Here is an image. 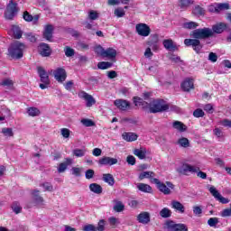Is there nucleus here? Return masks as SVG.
I'll return each mask as SVG.
<instances>
[{
	"mask_svg": "<svg viewBox=\"0 0 231 231\" xmlns=\"http://www.w3.org/2000/svg\"><path fill=\"white\" fill-rule=\"evenodd\" d=\"M226 28H228V24L225 23H219L213 25L212 29L208 27L195 29L189 33L192 39H185L184 44L188 48L192 47L193 51H195L197 55H199L203 50V44L201 43V41L214 37L215 33H223Z\"/></svg>",
	"mask_w": 231,
	"mask_h": 231,
	"instance_id": "nucleus-1",
	"label": "nucleus"
},
{
	"mask_svg": "<svg viewBox=\"0 0 231 231\" xmlns=\"http://www.w3.org/2000/svg\"><path fill=\"white\" fill-rule=\"evenodd\" d=\"M24 50H26V45L19 41H16L10 44L7 55L8 57H11V59L19 60V59H23L24 56Z\"/></svg>",
	"mask_w": 231,
	"mask_h": 231,
	"instance_id": "nucleus-2",
	"label": "nucleus"
},
{
	"mask_svg": "<svg viewBox=\"0 0 231 231\" xmlns=\"http://www.w3.org/2000/svg\"><path fill=\"white\" fill-rule=\"evenodd\" d=\"M17 14H19V7L17 6V3L14 0H10L4 14L5 18L7 21H14V17H15Z\"/></svg>",
	"mask_w": 231,
	"mask_h": 231,
	"instance_id": "nucleus-3",
	"label": "nucleus"
},
{
	"mask_svg": "<svg viewBox=\"0 0 231 231\" xmlns=\"http://www.w3.org/2000/svg\"><path fill=\"white\" fill-rule=\"evenodd\" d=\"M165 101L163 99H156L152 102V106H150V113H163L165 111H169V105L164 104Z\"/></svg>",
	"mask_w": 231,
	"mask_h": 231,
	"instance_id": "nucleus-4",
	"label": "nucleus"
},
{
	"mask_svg": "<svg viewBox=\"0 0 231 231\" xmlns=\"http://www.w3.org/2000/svg\"><path fill=\"white\" fill-rule=\"evenodd\" d=\"M37 73L40 77L41 84L40 88L41 89H47L48 86H50V74L44 69L42 66L37 67Z\"/></svg>",
	"mask_w": 231,
	"mask_h": 231,
	"instance_id": "nucleus-5",
	"label": "nucleus"
},
{
	"mask_svg": "<svg viewBox=\"0 0 231 231\" xmlns=\"http://www.w3.org/2000/svg\"><path fill=\"white\" fill-rule=\"evenodd\" d=\"M163 228L168 231H189L187 225L181 223L176 224L174 220H166Z\"/></svg>",
	"mask_w": 231,
	"mask_h": 231,
	"instance_id": "nucleus-6",
	"label": "nucleus"
},
{
	"mask_svg": "<svg viewBox=\"0 0 231 231\" xmlns=\"http://www.w3.org/2000/svg\"><path fill=\"white\" fill-rule=\"evenodd\" d=\"M153 183L157 186V189L160 192H162L165 196H169L171 194V189H174V184L171 181H166V184L160 181L158 179H153Z\"/></svg>",
	"mask_w": 231,
	"mask_h": 231,
	"instance_id": "nucleus-7",
	"label": "nucleus"
},
{
	"mask_svg": "<svg viewBox=\"0 0 231 231\" xmlns=\"http://www.w3.org/2000/svg\"><path fill=\"white\" fill-rule=\"evenodd\" d=\"M135 32L141 37H149V35H151V27H149L147 23H137L135 25Z\"/></svg>",
	"mask_w": 231,
	"mask_h": 231,
	"instance_id": "nucleus-8",
	"label": "nucleus"
},
{
	"mask_svg": "<svg viewBox=\"0 0 231 231\" xmlns=\"http://www.w3.org/2000/svg\"><path fill=\"white\" fill-rule=\"evenodd\" d=\"M209 192L217 201H219V203H222V205H226L227 203H230V200L228 199L221 196V193L217 190L216 187L211 186L209 188Z\"/></svg>",
	"mask_w": 231,
	"mask_h": 231,
	"instance_id": "nucleus-9",
	"label": "nucleus"
},
{
	"mask_svg": "<svg viewBox=\"0 0 231 231\" xmlns=\"http://www.w3.org/2000/svg\"><path fill=\"white\" fill-rule=\"evenodd\" d=\"M198 171H199V167H196L187 162H183L179 172H181V174H184L185 176H189V172L194 174L198 172Z\"/></svg>",
	"mask_w": 231,
	"mask_h": 231,
	"instance_id": "nucleus-10",
	"label": "nucleus"
},
{
	"mask_svg": "<svg viewBox=\"0 0 231 231\" xmlns=\"http://www.w3.org/2000/svg\"><path fill=\"white\" fill-rule=\"evenodd\" d=\"M54 78L57 82H65L66 79H68V73L64 68H58L54 70Z\"/></svg>",
	"mask_w": 231,
	"mask_h": 231,
	"instance_id": "nucleus-11",
	"label": "nucleus"
},
{
	"mask_svg": "<svg viewBox=\"0 0 231 231\" xmlns=\"http://www.w3.org/2000/svg\"><path fill=\"white\" fill-rule=\"evenodd\" d=\"M158 42H160V37L158 34H152L146 44L152 50V51H158V50H160V45Z\"/></svg>",
	"mask_w": 231,
	"mask_h": 231,
	"instance_id": "nucleus-12",
	"label": "nucleus"
},
{
	"mask_svg": "<svg viewBox=\"0 0 231 231\" xmlns=\"http://www.w3.org/2000/svg\"><path fill=\"white\" fill-rule=\"evenodd\" d=\"M114 106L120 111H127V109L131 108V103L125 99H116Z\"/></svg>",
	"mask_w": 231,
	"mask_h": 231,
	"instance_id": "nucleus-13",
	"label": "nucleus"
},
{
	"mask_svg": "<svg viewBox=\"0 0 231 231\" xmlns=\"http://www.w3.org/2000/svg\"><path fill=\"white\" fill-rule=\"evenodd\" d=\"M97 163H98V165H101V166L102 165H109L111 167L112 165H116V163H118V159L104 156L98 160Z\"/></svg>",
	"mask_w": 231,
	"mask_h": 231,
	"instance_id": "nucleus-14",
	"label": "nucleus"
},
{
	"mask_svg": "<svg viewBox=\"0 0 231 231\" xmlns=\"http://www.w3.org/2000/svg\"><path fill=\"white\" fill-rule=\"evenodd\" d=\"M38 51L42 57H50V55H51V48H50V45L47 43H40Z\"/></svg>",
	"mask_w": 231,
	"mask_h": 231,
	"instance_id": "nucleus-15",
	"label": "nucleus"
},
{
	"mask_svg": "<svg viewBox=\"0 0 231 231\" xmlns=\"http://www.w3.org/2000/svg\"><path fill=\"white\" fill-rule=\"evenodd\" d=\"M138 223L142 225H149L151 223V214L147 211H143L137 216Z\"/></svg>",
	"mask_w": 231,
	"mask_h": 231,
	"instance_id": "nucleus-16",
	"label": "nucleus"
},
{
	"mask_svg": "<svg viewBox=\"0 0 231 231\" xmlns=\"http://www.w3.org/2000/svg\"><path fill=\"white\" fill-rule=\"evenodd\" d=\"M180 88H181L182 91H185V92H189V91H190V89H194V79H192L190 78L185 79L181 82Z\"/></svg>",
	"mask_w": 231,
	"mask_h": 231,
	"instance_id": "nucleus-17",
	"label": "nucleus"
},
{
	"mask_svg": "<svg viewBox=\"0 0 231 231\" xmlns=\"http://www.w3.org/2000/svg\"><path fill=\"white\" fill-rule=\"evenodd\" d=\"M192 14L195 17H205L207 10L200 5H196L192 9Z\"/></svg>",
	"mask_w": 231,
	"mask_h": 231,
	"instance_id": "nucleus-18",
	"label": "nucleus"
},
{
	"mask_svg": "<svg viewBox=\"0 0 231 231\" xmlns=\"http://www.w3.org/2000/svg\"><path fill=\"white\" fill-rule=\"evenodd\" d=\"M103 59H110V60L116 62V50H115L114 48H107L106 50H105V52H103Z\"/></svg>",
	"mask_w": 231,
	"mask_h": 231,
	"instance_id": "nucleus-19",
	"label": "nucleus"
},
{
	"mask_svg": "<svg viewBox=\"0 0 231 231\" xmlns=\"http://www.w3.org/2000/svg\"><path fill=\"white\" fill-rule=\"evenodd\" d=\"M53 25L47 24L43 31V39H46V41H51L53 39Z\"/></svg>",
	"mask_w": 231,
	"mask_h": 231,
	"instance_id": "nucleus-20",
	"label": "nucleus"
},
{
	"mask_svg": "<svg viewBox=\"0 0 231 231\" xmlns=\"http://www.w3.org/2000/svg\"><path fill=\"white\" fill-rule=\"evenodd\" d=\"M162 44L168 51H176V50H178V46L174 44V42L171 39L163 40Z\"/></svg>",
	"mask_w": 231,
	"mask_h": 231,
	"instance_id": "nucleus-21",
	"label": "nucleus"
},
{
	"mask_svg": "<svg viewBox=\"0 0 231 231\" xmlns=\"http://www.w3.org/2000/svg\"><path fill=\"white\" fill-rule=\"evenodd\" d=\"M156 176V173H154V171H143L139 174V180H151L152 183H154V180H156V178H154Z\"/></svg>",
	"mask_w": 231,
	"mask_h": 231,
	"instance_id": "nucleus-22",
	"label": "nucleus"
},
{
	"mask_svg": "<svg viewBox=\"0 0 231 231\" xmlns=\"http://www.w3.org/2000/svg\"><path fill=\"white\" fill-rule=\"evenodd\" d=\"M171 208H174V210L179 212V214H185V206H183V204L178 200L171 201Z\"/></svg>",
	"mask_w": 231,
	"mask_h": 231,
	"instance_id": "nucleus-23",
	"label": "nucleus"
},
{
	"mask_svg": "<svg viewBox=\"0 0 231 231\" xmlns=\"http://www.w3.org/2000/svg\"><path fill=\"white\" fill-rule=\"evenodd\" d=\"M122 136L123 139L125 140V142H136V140H138V134L131 132H125L123 133Z\"/></svg>",
	"mask_w": 231,
	"mask_h": 231,
	"instance_id": "nucleus-24",
	"label": "nucleus"
},
{
	"mask_svg": "<svg viewBox=\"0 0 231 231\" xmlns=\"http://www.w3.org/2000/svg\"><path fill=\"white\" fill-rule=\"evenodd\" d=\"M32 199L35 205H42V203H44V199L41 195H39L38 189H34L32 192Z\"/></svg>",
	"mask_w": 231,
	"mask_h": 231,
	"instance_id": "nucleus-25",
	"label": "nucleus"
},
{
	"mask_svg": "<svg viewBox=\"0 0 231 231\" xmlns=\"http://www.w3.org/2000/svg\"><path fill=\"white\" fill-rule=\"evenodd\" d=\"M137 189L138 190H140L141 192H144L145 194H152V187L145 183L137 184Z\"/></svg>",
	"mask_w": 231,
	"mask_h": 231,
	"instance_id": "nucleus-26",
	"label": "nucleus"
},
{
	"mask_svg": "<svg viewBox=\"0 0 231 231\" xmlns=\"http://www.w3.org/2000/svg\"><path fill=\"white\" fill-rule=\"evenodd\" d=\"M71 163H73V161L69 158L65 159V162H61L60 163L59 167H58V172H64L66 171V169H68L69 165H71Z\"/></svg>",
	"mask_w": 231,
	"mask_h": 231,
	"instance_id": "nucleus-27",
	"label": "nucleus"
},
{
	"mask_svg": "<svg viewBox=\"0 0 231 231\" xmlns=\"http://www.w3.org/2000/svg\"><path fill=\"white\" fill-rule=\"evenodd\" d=\"M83 98L87 101V107H91L97 104V101L94 99L93 96L84 92Z\"/></svg>",
	"mask_w": 231,
	"mask_h": 231,
	"instance_id": "nucleus-28",
	"label": "nucleus"
},
{
	"mask_svg": "<svg viewBox=\"0 0 231 231\" xmlns=\"http://www.w3.org/2000/svg\"><path fill=\"white\" fill-rule=\"evenodd\" d=\"M172 127H173V129H176L177 131H180V133H185V131H187V126L185 125V124H183L180 121L173 122Z\"/></svg>",
	"mask_w": 231,
	"mask_h": 231,
	"instance_id": "nucleus-29",
	"label": "nucleus"
},
{
	"mask_svg": "<svg viewBox=\"0 0 231 231\" xmlns=\"http://www.w3.org/2000/svg\"><path fill=\"white\" fill-rule=\"evenodd\" d=\"M102 178L103 181H105V183H108L110 187H113V185H115V177H113L111 173H105L103 174Z\"/></svg>",
	"mask_w": 231,
	"mask_h": 231,
	"instance_id": "nucleus-30",
	"label": "nucleus"
},
{
	"mask_svg": "<svg viewBox=\"0 0 231 231\" xmlns=\"http://www.w3.org/2000/svg\"><path fill=\"white\" fill-rule=\"evenodd\" d=\"M12 30L14 39H21L23 37V30H21L19 25H13Z\"/></svg>",
	"mask_w": 231,
	"mask_h": 231,
	"instance_id": "nucleus-31",
	"label": "nucleus"
},
{
	"mask_svg": "<svg viewBox=\"0 0 231 231\" xmlns=\"http://www.w3.org/2000/svg\"><path fill=\"white\" fill-rule=\"evenodd\" d=\"M178 145H180V147H183V149H187L189 147H190V141H189V139H187V137H181L177 141Z\"/></svg>",
	"mask_w": 231,
	"mask_h": 231,
	"instance_id": "nucleus-32",
	"label": "nucleus"
},
{
	"mask_svg": "<svg viewBox=\"0 0 231 231\" xmlns=\"http://www.w3.org/2000/svg\"><path fill=\"white\" fill-rule=\"evenodd\" d=\"M89 189L91 190V192H94V194H102V186H100V184L97 183H91L89 185Z\"/></svg>",
	"mask_w": 231,
	"mask_h": 231,
	"instance_id": "nucleus-33",
	"label": "nucleus"
},
{
	"mask_svg": "<svg viewBox=\"0 0 231 231\" xmlns=\"http://www.w3.org/2000/svg\"><path fill=\"white\" fill-rule=\"evenodd\" d=\"M190 5H194L193 0H180L179 1V6L181 10H187Z\"/></svg>",
	"mask_w": 231,
	"mask_h": 231,
	"instance_id": "nucleus-34",
	"label": "nucleus"
},
{
	"mask_svg": "<svg viewBox=\"0 0 231 231\" xmlns=\"http://www.w3.org/2000/svg\"><path fill=\"white\" fill-rule=\"evenodd\" d=\"M134 156H137V158H139V160H145V156L147 154V152L142 149H134Z\"/></svg>",
	"mask_w": 231,
	"mask_h": 231,
	"instance_id": "nucleus-35",
	"label": "nucleus"
},
{
	"mask_svg": "<svg viewBox=\"0 0 231 231\" xmlns=\"http://www.w3.org/2000/svg\"><path fill=\"white\" fill-rule=\"evenodd\" d=\"M182 26L185 28V30H196V28L199 26V23L196 22H186Z\"/></svg>",
	"mask_w": 231,
	"mask_h": 231,
	"instance_id": "nucleus-36",
	"label": "nucleus"
},
{
	"mask_svg": "<svg viewBox=\"0 0 231 231\" xmlns=\"http://www.w3.org/2000/svg\"><path fill=\"white\" fill-rule=\"evenodd\" d=\"M100 17V14L97 11L90 10L88 13V18L89 21H97Z\"/></svg>",
	"mask_w": 231,
	"mask_h": 231,
	"instance_id": "nucleus-37",
	"label": "nucleus"
},
{
	"mask_svg": "<svg viewBox=\"0 0 231 231\" xmlns=\"http://www.w3.org/2000/svg\"><path fill=\"white\" fill-rule=\"evenodd\" d=\"M160 216H161V217L167 219V218L171 217V216H172V211H171V209H169V208H163L160 211Z\"/></svg>",
	"mask_w": 231,
	"mask_h": 231,
	"instance_id": "nucleus-38",
	"label": "nucleus"
},
{
	"mask_svg": "<svg viewBox=\"0 0 231 231\" xmlns=\"http://www.w3.org/2000/svg\"><path fill=\"white\" fill-rule=\"evenodd\" d=\"M98 69H109L113 68V63L109 61H100L97 63Z\"/></svg>",
	"mask_w": 231,
	"mask_h": 231,
	"instance_id": "nucleus-39",
	"label": "nucleus"
},
{
	"mask_svg": "<svg viewBox=\"0 0 231 231\" xmlns=\"http://www.w3.org/2000/svg\"><path fill=\"white\" fill-rule=\"evenodd\" d=\"M29 116H39L41 115V110L39 108L32 106L27 109Z\"/></svg>",
	"mask_w": 231,
	"mask_h": 231,
	"instance_id": "nucleus-40",
	"label": "nucleus"
},
{
	"mask_svg": "<svg viewBox=\"0 0 231 231\" xmlns=\"http://www.w3.org/2000/svg\"><path fill=\"white\" fill-rule=\"evenodd\" d=\"M12 210L14 212V214H21L23 208L21 207V204H19V202L14 201L12 204Z\"/></svg>",
	"mask_w": 231,
	"mask_h": 231,
	"instance_id": "nucleus-41",
	"label": "nucleus"
},
{
	"mask_svg": "<svg viewBox=\"0 0 231 231\" xmlns=\"http://www.w3.org/2000/svg\"><path fill=\"white\" fill-rule=\"evenodd\" d=\"M72 152L76 158H82L86 156V150L84 149H74Z\"/></svg>",
	"mask_w": 231,
	"mask_h": 231,
	"instance_id": "nucleus-42",
	"label": "nucleus"
},
{
	"mask_svg": "<svg viewBox=\"0 0 231 231\" xmlns=\"http://www.w3.org/2000/svg\"><path fill=\"white\" fill-rule=\"evenodd\" d=\"M125 208V206L124 205V203H122V201H117L116 204L114 206V210L116 212H124Z\"/></svg>",
	"mask_w": 231,
	"mask_h": 231,
	"instance_id": "nucleus-43",
	"label": "nucleus"
},
{
	"mask_svg": "<svg viewBox=\"0 0 231 231\" xmlns=\"http://www.w3.org/2000/svg\"><path fill=\"white\" fill-rule=\"evenodd\" d=\"M217 8L218 9V14L219 12H222V10H230V4L228 3L217 4Z\"/></svg>",
	"mask_w": 231,
	"mask_h": 231,
	"instance_id": "nucleus-44",
	"label": "nucleus"
},
{
	"mask_svg": "<svg viewBox=\"0 0 231 231\" xmlns=\"http://www.w3.org/2000/svg\"><path fill=\"white\" fill-rule=\"evenodd\" d=\"M193 116L195 118H203V116H205V112L201 108H197L193 112Z\"/></svg>",
	"mask_w": 231,
	"mask_h": 231,
	"instance_id": "nucleus-45",
	"label": "nucleus"
},
{
	"mask_svg": "<svg viewBox=\"0 0 231 231\" xmlns=\"http://www.w3.org/2000/svg\"><path fill=\"white\" fill-rule=\"evenodd\" d=\"M105 49L102 48L101 45H97L94 47V51L97 53V55H99L100 57H104Z\"/></svg>",
	"mask_w": 231,
	"mask_h": 231,
	"instance_id": "nucleus-46",
	"label": "nucleus"
},
{
	"mask_svg": "<svg viewBox=\"0 0 231 231\" xmlns=\"http://www.w3.org/2000/svg\"><path fill=\"white\" fill-rule=\"evenodd\" d=\"M104 231L106 230V220L101 219L99 220V222L97 223V226L96 227V231Z\"/></svg>",
	"mask_w": 231,
	"mask_h": 231,
	"instance_id": "nucleus-47",
	"label": "nucleus"
},
{
	"mask_svg": "<svg viewBox=\"0 0 231 231\" xmlns=\"http://www.w3.org/2000/svg\"><path fill=\"white\" fill-rule=\"evenodd\" d=\"M64 51L66 57H73V55H75V50H73L71 47L66 46Z\"/></svg>",
	"mask_w": 231,
	"mask_h": 231,
	"instance_id": "nucleus-48",
	"label": "nucleus"
},
{
	"mask_svg": "<svg viewBox=\"0 0 231 231\" xmlns=\"http://www.w3.org/2000/svg\"><path fill=\"white\" fill-rule=\"evenodd\" d=\"M81 124H83L85 127H93L95 125V122L91 119H82Z\"/></svg>",
	"mask_w": 231,
	"mask_h": 231,
	"instance_id": "nucleus-49",
	"label": "nucleus"
},
{
	"mask_svg": "<svg viewBox=\"0 0 231 231\" xmlns=\"http://www.w3.org/2000/svg\"><path fill=\"white\" fill-rule=\"evenodd\" d=\"M114 14L116 15V17H124V15H125V11L124 8L118 7L114 11Z\"/></svg>",
	"mask_w": 231,
	"mask_h": 231,
	"instance_id": "nucleus-50",
	"label": "nucleus"
},
{
	"mask_svg": "<svg viewBox=\"0 0 231 231\" xmlns=\"http://www.w3.org/2000/svg\"><path fill=\"white\" fill-rule=\"evenodd\" d=\"M95 177V170L88 169L85 172L86 180H92Z\"/></svg>",
	"mask_w": 231,
	"mask_h": 231,
	"instance_id": "nucleus-51",
	"label": "nucleus"
},
{
	"mask_svg": "<svg viewBox=\"0 0 231 231\" xmlns=\"http://www.w3.org/2000/svg\"><path fill=\"white\" fill-rule=\"evenodd\" d=\"M2 133L5 136H10V137L14 136V130L12 128L5 127L2 129Z\"/></svg>",
	"mask_w": 231,
	"mask_h": 231,
	"instance_id": "nucleus-52",
	"label": "nucleus"
},
{
	"mask_svg": "<svg viewBox=\"0 0 231 231\" xmlns=\"http://www.w3.org/2000/svg\"><path fill=\"white\" fill-rule=\"evenodd\" d=\"M23 17L26 23H32V21H33V15L30 14L28 11L23 12Z\"/></svg>",
	"mask_w": 231,
	"mask_h": 231,
	"instance_id": "nucleus-53",
	"label": "nucleus"
},
{
	"mask_svg": "<svg viewBox=\"0 0 231 231\" xmlns=\"http://www.w3.org/2000/svg\"><path fill=\"white\" fill-rule=\"evenodd\" d=\"M24 36L26 37V39H28V41H30V42H37V37H35L33 33L27 32L24 34Z\"/></svg>",
	"mask_w": 231,
	"mask_h": 231,
	"instance_id": "nucleus-54",
	"label": "nucleus"
},
{
	"mask_svg": "<svg viewBox=\"0 0 231 231\" xmlns=\"http://www.w3.org/2000/svg\"><path fill=\"white\" fill-rule=\"evenodd\" d=\"M203 109L204 111H206V113H208L209 115H212V113H214V106H212V104H206Z\"/></svg>",
	"mask_w": 231,
	"mask_h": 231,
	"instance_id": "nucleus-55",
	"label": "nucleus"
},
{
	"mask_svg": "<svg viewBox=\"0 0 231 231\" xmlns=\"http://www.w3.org/2000/svg\"><path fill=\"white\" fill-rule=\"evenodd\" d=\"M208 12H209V14H219V11L217 9V4H216V5H211L208 7Z\"/></svg>",
	"mask_w": 231,
	"mask_h": 231,
	"instance_id": "nucleus-56",
	"label": "nucleus"
},
{
	"mask_svg": "<svg viewBox=\"0 0 231 231\" xmlns=\"http://www.w3.org/2000/svg\"><path fill=\"white\" fill-rule=\"evenodd\" d=\"M60 133L63 138H69V134H71V131L68 128H61Z\"/></svg>",
	"mask_w": 231,
	"mask_h": 231,
	"instance_id": "nucleus-57",
	"label": "nucleus"
},
{
	"mask_svg": "<svg viewBox=\"0 0 231 231\" xmlns=\"http://www.w3.org/2000/svg\"><path fill=\"white\" fill-rule=\"evenodd\" d=\"M1 86H5L7 88H12V86H14V81L10 79H5L2 81Z\"/></svg>",
	"mask_w": 231,
	"mask_h": 231,
	"instance_id": "nucleus-58",
	"label": "nucleus"
},
{
	"mask_svg": "<svg viewBox=\"0 0 231 231\" xmlns=\"http://www.w3.org/2000/svg\"><path fill=\"white\" fill-rule=\"evenodd\" d=\"M193 214L195 216H201L203 214V209L199 206L193 207Z\"/></svg>",
	"mask_w": 231,
	"mask_h": 231,
	"instance_id": "nucleus-59",
	"label": "nucleus"
},
{
	"mask_svg": "<svg viewBox=\"0 0 231 231\" xmlns=\"http://www.w3.org/2000/svg\"><path fill=\"white\" fill-rule=\"evenodd\" d=\"M126 162L128 165H136V158H134L133 155H128L126 157Z\"/></svg>",
	"mask_w": 231,
	"mask_h": 231,
	"instance_id": "nucleus-60",
	"label": "nucleus"
},
{
	"mask_svg": "<svg viewBox=\"0 0 231 231\" xmlns=\"http://www.w3.org/2000/svg\"><path fill=\"white\" fill-rule=\"evenodd\" d=\"M219 223V219L217 217H211L208 220V225L210 226H216Z\"/></svg>",
	"mask_w": 231,
	"mask_h": 231,
	"instance_id": "nucleus-61",
	"label": "nucleus"
},
{
	"mask_svg": "<svg viewBox=\"0 0 231 231\" xmlns=\"http://www.w3.org/2000/svg\"><path fill=\"white\" fill-rule=\"evenodd\" d=\"M83 231H97V226H95L93 224H88L84 226Z\"/></svg>",
	"mask_w": 231,
	"mask_h": 231,
	"instance_id": "nucleus-62",
	"label": "nucleus"
},
{
	"mask_svg": "<svg viewBox=\"0 0 231 231\" xmlns=\"http://www.w3.org/2000/svg\"><path fill=\"white\" fill-rule=\"evenodd\" d=\"M208 60H210V62H217V54L210 52L208 54Z\"/></svg>",
	"mask_w": 231,
	"mask_h": 231,
	"instance_id": "nucleus-63",
	"label": "nucleus"
},
{
	"mask_svg": "<svg viewBox=\"0 0 231 231\" xmlns=\"http://www.w3.org/2000/svg\"><path fill=\"white\" fill-rule=\"evenodd\" d=\"M221 125H223V127H229L231 129V120L229 119H224L221 121Z\"/></svg>",
	"mask_w": 231,
	"mask_h": 231,
	"instance_id": "nucleus-64",
	"label": "nucleus"
}]
</instances>
